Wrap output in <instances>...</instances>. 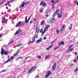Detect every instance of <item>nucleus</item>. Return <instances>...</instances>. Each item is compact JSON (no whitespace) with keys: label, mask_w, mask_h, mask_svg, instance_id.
<instances>
[{"label":"nucleus","mask_w":78,"mask_h":78,"mask_svg":"<svg viewBox=\"0 0 78 78\" xmlns=\"http://www.w3.org/2000/svg\"><path fill=\"white\" fill-rule=\"evenodd\" d=\"M18 55V54L17 53H16V54H15L14 55H13V56L14 57H15V56H16V55Z\"/></svg>","instance_id":"a19ab883"},{"label":"nucleus","mask_w":78,"mask_h":78,"mask_svg":"<svg viewBox=\"0 0 78 78\" xmlns=\"http://www.w3.org/2000/svg\"><path fill=\"white\" fill-rule=\"evenodd\" d=\"M21 45H22V44H20L17 45L16 46V47H19V46H21Z\"/></svg>","instance_id":"79ce46f5"},{"label":"nucleus","mask_w":78,"mask_h":78,"mask_svg":"<svg viewBox=\"0 0 78 78\" xmlns=\"http://www.w3.org/2000/svg\"><path fill=\"white\" fill-rule=\"evenodd\" d=\"M58 1H54V4H55V3H57V2H58Z\"/></svg>","instance_id":"680f3d73"},{"label":"nucleus","mask_w":78,"mask_h":78,"mask_svg":"<svg viewBox=\"0 0 78 78\" xmlns=\"http://www.w3.org/2000/svg\"><path fill=\"white\" fill-rule=\"evenodd\" d=\"M3 19V20H2V23L3 24L4 23L3 22H4L5 23H7V22H8V19H6L5 20V18H6V16H2V19Z\"/></svg>","instance_id":"20e7f679"},{"label":"nucleus","mask_w":78,"mask_h":78,"mask_svg":"<svg viewBox=\"0 0 78 78\" xmlns=\"http://www.w3.org/2000/svg\"><path fill=\"white\" fill-rule=\"evenodd\" d=\"M5 2H6V0H4L1 3V5H2V4H3V3H5Z\"/></svg>","instance_id":"393cba45"},{"label":"nucleus","mask_w":78,"mask_h":78,"mask_svg":"<svg viewBox=\"0 0 78 78\" xmlns=\"http://www.w3.org/2000/svg\"><path fill=\"white\" fill-rule=\"evenodd\" d=\"M59 30L58 29H57L56 32L57 34H59Z\"/></svg>","instance_id":"bb28decb"},{"label":"nucleus","mask_w":78,"mask_h":78,"mask_svg":"<svg viewBox=\"0 0 78 78\" xmlns=\"http://www.w3.org/2000/svg\"><path fill=\"white\" fill-rule=\"evenodd\" d=\"M43 31V29H42L40 30V32L41 33H42V31Z\"/></svg>","instance_id":"c9c22d12"},{"label":"nucleus","mask_w":78,"mask_h":78,"mask_svg":"<svg viewBox=\"0 0 78 78\" xmlns=\"http://www.w3.org/2000/svg\"><path fill=\"white\" fill-rule=\"evenodd\" d=\"M16 27H22L25 25V22L24 21H20L16 24Z\"/></svg>","instance_id":"f257e3e1"},{"label":"nucleus","mask_w":78,"mask_h":78,"mask_svg":"<svg viewBox=\"0 0 78 78\" xmlns=\"http://www.w3.org/2000/svg\"><path fill=\"white\" fill-rule=\"evenodd\" d=\"M44 33H45L44 32H42V35H41L42 36H43V35H44Z\"/></svg>","instance_id":"4d7b16f0"},{"label":"nucleus","mask_w":78,"mask_h":78,"mask_svg":"<svg viewBox=\"0 0 78 78\" xmlns=\"http://www.w3.org/2000/svg\"><path fill=\"white\" fill-rule=\"evenodd\" d=\"M35 40L34 41H33V39L32 40V41H31V43H34V42Z\"/></svg>","instance_id":"8fccbe9b"},{"label":"nucleus","mask_w":78,"mask_h":78,"mask_svg":"<svg viewBox=\"0 0 78 78\" xmlns=\"http://www.w3.org/2000/svg\"><path fill=\"white\" fill-rule=\"evenodd\" d=\"M9 53V51H5L4 50L3 48H2L1 49V54L2 55H8Z\"/></svg>","instance_id":"f03ea898"},{"label":"nucleus","mask_w":78,"mask_h":78,"mask_svg":"<svg viewBox=\"0 0 78 78\" xmlns=\"http://www.w3.org/2000/svg\"><path fill=\"white\" fill-rule=\"evenodd\" d=\"M78 68H76V69H74V71L75 72H77V71L78 70Z\"/></svg>","instance_id":"473e14b6"},{"label":"nucleus","mask_w":78,"mask_h":78,"mask_svg":"<svg viewBox=\"0 0 78 78\" xmlns=\"http://www.w3.org/2000/svg\"><path fill=\"white\" fill-rule=\"evenodd\" d=\"M51 3H52V4H54V2H55V1H53V0H51Z\"/></svg>","instance_id":"49530a36"},{"label":"nucleus","mask_w":78,"mask_h":78,"mask_svg":"<svg viewBox=\"0 0 78 78\" xmlns=\"http://www.w3.org/2000/svg\"><path fill=\"white\" fill-rule=\"evenodd\" d=\"M64 30V29L62 27L60 29V31H63V30Z\"/></svg>","instance_id":"ea45409f"},{"label":"nucleus","mask_w":78,"mask_h":78,"mask_svg":"<svg viewBox=\"0 0 78 78\" xmlns=\"http://www.w3.org/2000/svg\"><path fill=\"white\" fill-rule=\"evenodd\" d=\"M11 9H9L8 10H7V12H11Z\"/></svg>","instance_id":"de8ad7c7"},{"label":"nucleus","mask_w":78,"mask_h":78,"mask_svg":"<svg viewBox=\"0 0 78 78\" xmlns=\"http://www.w3.org/2000/svg\"><path fill=\"white\" fill-rule=\"evenodd\" d=\"M6 71V70L4 69L3 70H2V71H1V73L2 72H5Z\"/></svg>","instance_id":"c03bdc74"},{"label":"nucleus","mask_w":78,"mask_h":78,"mask_svg":"<svg viewBox=\"0 0 78 78\" xmlns=\"http://www.w3.org/2000/svg\"><path fill=\"white\" fill-rule=\"evenodd\" d=\"M37 58H38L39 59H40V58H41V56H38L37 57Z\"/></svg>","instance_id":"864d4df0"},{"label":"nucleus","mask_w":78,"mask_h":78,"mask_svg":"<svg viewBox=\"0 0 78 78\" xmlns=\"http://www.w3.org/2000/svg\"><path fill=\"white\" fill-rule=\"evenodd\" d=\"M39 77V76H37L35 77V78H38Z\"/></svg>","instance_id":"5fc2aeb1"},{"label":"nucleus","mask_w":78,"mask_h":78,"mask_svg":"<svg viewBox=\"0 0 78 78\" xmlns=\"http://www.w3.org/2000/svg\"><path fill=\"white\" fill-rule=\"evenodd\" d=\"M43 39H44V40H46V39H47V37H44L43 38Z\"/></svg>","instance_id":"603ef678"},{"label":"nucleus","mask_w":78,"mask_h":78,"mask_svg":"<svg viewBox=\"0 0 78 78\" xmlns=\"http://www.w3.org/2000/svg\"><path fill=\"white\" fill-rule=\"evenodd\" d=\"M23 58V57L20 56V57H19L18 58L16 59V60H17V59H22Z\"/></svg>","instance_id":"cd10ccee"},{"label":"nucleus","mask_w":78,"mask_h":78,"mask_svg":"<svg viewBox=\"0 0 78 78\" xmlns=\"http://www.w3.org/2000/svg\"><path fill=\"white\" fill-rule=\"evenodd\" d=\"M55 20L54 18V17H53L52 18V19L49 22V23L50 24H52V23H54Z\"/></svg>","instance_id":"6e6552de"},{"label":"nucleus","mask_w":78,"mask_h":78,"mask_svg":"<svg viewBox=\"0 0 78 78\" xmlns=\"http://www.w3.org/2000/svg\"><path fill=\"white\" fill-rule=\"evenodd\" d=\"M36 31L35 32V34L36 33H37L38 34L39 33V31H40V29L39 28V27L36 28Z\"/></svg>","instance_id":"9d476101"},{"label":"nucleus","mask_w":78,"mask_h":78,"mask_svg":"<svg viewBox=\"0 0 78 78\" xmlns=\"http://www.w3.org/2000/svg\"><path fill=\"white\" fill-rule=\"evenodd\" d=\"M74 54L75 55H77V52H74Z\"/></svg>","instance_id":"69168bd1"},{"label":"nucleus","mask_w":78,"mask_h":78,"mask_svg":"<svg viewBox=\"0 0 78 78\" xmlns=\"http://www.w3.org/2000/svg\"><path fill=\"white\" fill-rule=\"evenodd\" d=\"M14 0H10V2H14Z\"/></svg>","instance_id":"e2e57ef3"},{"label":"nucleus","mask_w":78,"mask_h":78,"mask_svg":"<svg viewBox=\"0 0 78 78\" xmlns=\"http://www.w3.org/2000/svg\"><path fill=\"white\" fill-rule=\"evenodd\" d=\"M62 11H61V12L58 13V14L57 13V16L58 18L59 19L62 17Z\"/></svg>","instance_id":"0eeeda50"},{"label":"nucleus","mask_w":78,"mask_h":78,"mask_svg":"<svg viewBox=\"0 0 78 78\" xmlns=\"http://www.w3.org/2000/svg\"><path fill=\"white\" fill-rule=\"evenodd\" d=\"M31 58V57H27V58H26L25 60H27V59H28V58Z\"/></svg>","instance_id":"4c0bfd02"},{"label":"nucleus","mask_w":78,"mask_h":78,"mask_svg":"<svg viewBox=\"0 0 78 78\" xmlns=\"http://www.w3.org/2000/svg\"><path fill=\"white\" fill-rule=\"evenodd\" d=\"M20 51V50L19 49L17 50V51L16 52V53L17 54H18L19 53V52Z\"/></svg>","instance_id":"37998d69"},{"label":"nucleus","mask_w":78,"mask_h":78,"mask_svg":"<svg viewBox=\"0 0 78 78\" xmlns=\"http://www.w3.org/2000/svg\"><path fill=\"white\" fill-rule=\"evenodd\" d=\"M49 49H50V48H49V47L46 48L47 50H49Z\"/></svg>","instance_id":"338daca9"},{"label":"nucleus","mask_w":78,"mask_h":78,"mask_svg":"<svg viewBox=\"0 0 78 78\" xmlns=\"http://www.w3.org/2000/svg\"><path fill=\"white\" fill-rule=\"evenodd\" d=\"M36 66H32L30 69L28 71V72L29 73H32L33 72L35 71V70H36Z\"/></svg>","instance_id":"7ed1b4c3"},{"label":"nucleus","mask_w":78,"mask_h":78,"mask_svg":"<svg viewBox=\"0 0 78 78\" xmlns=\"http://www.w3.org/2000/svg\"><path fill=\"white\" fill-rule=\"evenodd\" d=\"M76 59L77 60H78V56H77V57H76Z\"/></svg>","instance_id":"774afa93"},{"label":"nucleus","mask_w":78,"mask_h":78,"mask_svg":"<svg viewBox=\"0 0 78 78\" xmlns=\"http://www.w3.org/2000/svg\"><path fill=\"white\" fill-rule=\"evenodd\" d=\"M73 65H74V64H71L70 65V66H71V67H72V66H73Z\"/></svg>","instance_id":"052dcab7"},{"label":"nucleus","mask_w":78,"mask_h":78,"mask_svg":"<svg viewBox=\"0 0 78 78\" xmlns=\"http://www.w3.org/2000/svg\"><path fill=\"white\" fill-rule=\"evenodd\" d=\"M25 5V2H23L21 4V7H24Z\"/></svg>","instance_id":"2eb2a0df"},{"label":"nucleus","mask_w":78,"mask_h":78,"mask_svg":"<svg viewBox=\"0 0 78 78\" xmlns=\"http://www.w3.org/2000/svg\"><path fill=\"white\" fill-rule=\"evenodd\" d=\"M21 31V29L18 30L16 32V33L14 34V35H16V34H19V33Z\"/></svg>","instance_id":"1a4fd4ad"},{"label":"nucleus","mask_w":78,"mask_h":78,"mask_svg":"<svg viewBox=\"0 0 78 78\" xmlns=\"http://www.w3.org/2000/svg\"><path fill=\"white\" fill-rule=\"evenodd\" d=\"M73 50V48H72L69 49V51H70H70H72V50Z\"/></svg>","instance_id":"a18cd8bd"},{"label":"nucleus","mask_w":78,"mask_h":78,"mask_svg":"<svg viewBox=\"0 0 78 78\" xmlns=\"http://www.w3.org/2000/svg\"><path fill=\"white\" fill-rule=\"evenodd\" d=\"M52 10H55V7L53 5H52Z\"/></svg>","instance_id":"412c9836"},{"label":"nucleus","mask_w":78,"mask_h":78,"mask_svg":"<svg viewBox=\"0 0 78 78\" xmlns=\"http://www.w3.org/2000/svg\"><path fill=\"white\" fill-rule=\"evenodd\" d=\"M58 44H59V46H61V45H64V42L63 41H61L60 43H59Z\"/></svg>","instance_id":"f8f14e48"},{"label":"nucleus","mask_w":78,"mask_h":78,"mask_svg":"<svg viewBox=\"0 0 78 78\" xmlns=\"http://www.w3.org/2000/svg\"><path fill=\"white\" fill-rule=\"evenodd\" d=\"M52 46H53V45H51V46L49 47V48H51V47H52Z\"/></svg>","instance_id":"3c124183"},{"label":"nucleus","mask_w":78,"mask_h":78,"mask_svg":"<svg viewBox=\"0 0 78 78\" xmlns=\"http://www.w3.org/2000/svg\"><path fill=\"white\" fill-rule=\"evenodd\" d=\"M46 30H47L46 29H45L44 30V31H43V32L44 33H45V31H46Z\"/></svg>","instance_id":"09e8293b"},{"label":"nucleus","mask_w":78,"mask_h":78,"mask_svg":"<svg viewBox=\"0 0 78 78\" xmlns=\"http://www.w3.org/2000/svg\"><path fill=\"white\" fill-rule=\"evenodd\" d=\"M65 27H66V25L64 24L63 25L62 28H64V30L65 29Z\"/></svg>","instance_id":"7c9ffc66"},{"label":"nucleus","mask_w":78,"mask_h":78,"mask_svg":"<svg viewBox=\"0 0 78 78\" xmlns=\"http://www.w3.org/2000/svg\"><path fill=\"white\" fill-rule=\"evenodd\" d=\"M66 52H70V50L68 49V50L66 51Z\"/></svg>","instance_id":"6e6d98bb"},{"label":"nucleus","mask_w":78,"mask_h":78,"mask_svg":"<svg viewBox=\"0 0 78 78\" xmlns=\"http://www.w3.org/2000/svg\"><path fill=\"white\" fill-rule=\"evenodd\" d=\"M41 41H42V38H40V39L37 40V41L36 43H37V44H38V43H39V42H41Z\"/></svg>","instance_id":"ddd939ff"},{"label":"nucleus","mask_w":78,"mask_h":78,"mask_svg":"<svg viewBox=\"0 0 78 78\" xmlns=\"http://www.w3.org/2000/svg\"><path fill=\"white\" fill-rule=\"evenodd\" d=\"M9 61H10V59H9L8 60L5 62L4 64H6V63H8V62Z\"/></svg>","instance_id":"5701e85b"},{"label":"nucleus","mask_w":78,"mask_h":78,"mask_svg":"<svg viewBox=\"0 0 78 78\" xmlns=\"http://www.w3.org/2000/svg\"><path fill=\"white\" fill-rule=\"evenodd\" d=\"M14 42L13 41H11V42H10L9 43H8V45L9 44H12V42Z\"/></svg>","instance_id":"2f4dec72"},{"label":"nucleus","mask_w":78,"mask_h":78,"mask_svg":"<svg viewBox=\"0 0 78 78\" xmlns=\"http://www.w3.org/2000/svg\"><path fill=\"white\" fill-rule=\"evenodd\" d=\"M74 2L75 3V4H76V5L78 6V2H77V1L76 0L74 1Z\"/></svg>","instance_id":"f3484780"},{"label":"nucleus","mask_w":78,"mask_h":78,"mask_svg":"<svg viewBox=\"0 0 78 78\" xmlns=\"http://www.w3.org/2000/svg\"><path fill=\"white\" fill-rule=\"evenodd\" d=\"M47 74H45V78H47L48 77V76L51 75V72L50 71H48L46 73Z\"/></svg>","instance_id":"39448f33"},{"label":"nucleus","mask_w":78,"mask_h":78,"mask_svg":"<svg viewBox=\"0 0 78 78\" xmlns=\"http://www.w3.org/2000/svg\"><path fill=\"white\" fill-rule=\"evenodd\" d=\"M37 37H38V35H36L34 36V38L33 39V41H35V39L36 38H37Z\"/></svg>","instance_id":"dca6fc26"},{"label":"nucleus","mask_w":78,"mask_h":78,"mask_svg":"<svg viewBox=\"0 0 78 78\" xmlns=\"http://www.w3.org/2000/svg\"><path fill=\"white\" fill-rule=\"evenodd\" d=\"M14 56L13 55V56H12L11 58L9 59H10V61H11V59H14Z\"/></svg>","instance_id":"c756f323"},{"label":"nucleus","mask_w":78,"mask_h":78,"mask_svg":"<svg viewBox=\"0 0 78 78\" xmlns=\"http://www.w3.org/2000/svg\"><path fill=\"white\" fill-rule=\"evenodd\" d=\"M9 3V2H8V3H7L5 4V6H7L8 5V4Z\"/></svg>","instance_id":"0e129e2a"},{"label":"nucleus","mask_w":78,"mask_h":78,"mask_svg":"<svg viewBox=\"0 0 78 78\" xmlns=\"http://www.w3.org/2000/svg\"><path fill=\"white\" fill-rule=\"evenodd\" d=\"M46 6H47V5L46 4V3L44 2V3H43V5H42V6H44L45 7Z\"/></svg>","instance_id":"6ab92c4d"},{"label":"nucleus","mask_w":78,"mask_h":78,"mask_svg":"<svg viewBox=\"0 0 78 78\" xmlns=\"http://www.w3.org/2000/svg\"><path fill=\"white\" fill-rule=\"evenodd\" d=\"M76 61H77V59H75L73 61V62H76Z\"/></svg>","instance_id":"e433bc0d"},{"label":"nucleus","mask_w":78,"mask_h":78,"mask_svg":"<svg viewBox=\"0 0 78 78\" xmlns=\"http://www.w3.org/2000/svg\"><path fill=\"white\" fill-rule=\"evenodd\" d=\"M55 42V41H53L51 42V44H53V43H54Z\"/></svg>","instance_id":"13d9d810"},{"label":"nucleus","mask_w":78,"mask_h":78,"mask_svg":"<svg viewBox=\"0 0 78 78\" xmlns=\"http://www.w3.org/2000/svg\"><path fill=\"white\" fill-rule=\"evenodd\" d=\"M32 15H33V14L32 15H30V17L28 18V19L27 20H28L29 21V20H30V19H31V17L32 16Z\"/></svg>","instance_id":"f704fd0d"},{"label":"nucleus","mask_w":78,"mask_h":78,"mask_svg":"<svg viewBox=\"0 0 78 78\" xmlns=\"http://www.w3.org/2000/svg\"><path fill=\"white\" fill-rule=\"evenodd\" d=\"M59 9H58L56 11H55L53 15V16H52L53 17H55V16H56V15L58 14V13L59 12Z\"/></svg>","instance_id":"423d86ee"},{"label":"nucleus","mask_w":78,"mask_h":78,"mask_svg":"<svg viewBox=\"0 0 78 78\" xmlns=\"http://www.w3.org/2000/svg\"><path fill=\"white\" fill-rule=\"evenodd\" d=\"M50 56V55H46L45 57V59H47L48 58H49Z\"/></svg>","instance_id":"b1692460"},{"label":"nucleus","mask_w":78,"mask_h":78,"mask_svg":"<svg viewBox=\"0 0 78 78\" xmlns=\"http://www.w3.org/2000/svg\"><path fill=\"white\" fill-rule=\"evenodd\" d=\"M36 26V28H38V26L39 25V24H37Z\"/></svg>","instance_id":"72a5a7b5"},{"label":"nucleus","mask_w":78,"mask_h":78,"mask_svg":"<svg viewBox=\"0 0 78 78\" xmlns=\"http://www.w3.org/2000/svg\"><path fill=\"white\" fill-rule=\"evenodd\" d=\"M44 20H43L41 23V25H44Z\"/></svg>","instance_id":"4be33fe9"},{"label":"nucleus","mask_w":78,"mask_h":78,"mask_svg":"<svg viewBox=\"0 0 78 78\" xmlns=\"http://www.w3.org/2000/svg\"><path fill=\"white\" fill-rule=\"evenodd\" d=\"M31 44V41H29L28 43V44Z\"/></svg>","instance_id":"bf43d9fd"},{"label":"nucleus","mask_w":78,"mask_h":78,"mask_svg":"<svg viewBox=\"0 0 78 78\" xmlns=\"http://www.w3.org/2000/svg\"><path fill=\"white\" fill-rule=\"evenodd\" d=\"M50 27V26L49 25H47V26H46V27L44 28L46 29V30H48V28Z\"/></svg>","instance_id":"4468645a"},{"label":"nucleus","mask_w":78,"mask_h":78,"mask_svg":"<svg viewBox=\"0 0 78 78\" xmlns=\"http://www.w3.org/2000/svg\"><path fill=\"white\" fill-rule=\"evenodd\" d=\"M49 11H50V7H48L46 12H49Z\"/></svg>","instance_id":"aec40b11"},{"label":"nucleus","mask_w":78,"mask_h":78,"mask_svg":"<svg viewBox=\"0 0 78 78\" xmlns=\"http://www.w3.org/2000/svg\"><path fill=\"white\" fill-rule=\"evenodd\" d=\"M56 63H55L52 66V68H53L52 70H54L55 69V68H56Z\"/></svg>","instance_id":"9b49d317"},{"label":"nucleus","mask_w":78,"mask_h":78,"mask_svg":"<svg viewBox=\"0 0 78 78\" xmlns=\"http://www.w3.org/2000/svg\"><path fill=\"white\" fill-rule=\"evenodd\" d=\"M73 47V44H71L70 45L68 48V49H70V48H72V47Z\"/></svg>","instance_id":"a878e982"},{"label":"nucleus","mask_w":78,"mask_h":78,"mask_svg":"<svg viewBox=\"0 0 78 78\" xmlns=\"http://www.w3.org/2000/svg\"><path fill=\"white\" fill-rule=\"evenodd\" d=\"M42 4H43V1H41V3L40 4V5H42Z\"/></svg>","instance_id":"58836bf2"},{"label":"nucleus","mask_w":78,"mask_h":78,"mask_svg":"<svg viewBox=\"0 0 78 78\" xmlns=\"http://www.w3.org/2000/svg\"><path fill=\"white\" fill-rule=\"evenodd\" d=\"M29 21L28 20H27V19H26V18H25V23H28V22Z\"/></svg>","instance_id":"a211bd4d"},{"label":"nucleus","mask_w":78,"mask_h":78,"mask_svg":"<svg viewBox=\"0 0 78 78\" xmlns=\"http://www.w3.org/2000/svg\"><path fill=\"white\" fill-rule=\"evenodd\" d=\"M58 48H59V46H58L57 47L54 48V51H55V50H56V49H57Z\"/></svg>","instance_id":"c85d7f7f"}]
</instances>
